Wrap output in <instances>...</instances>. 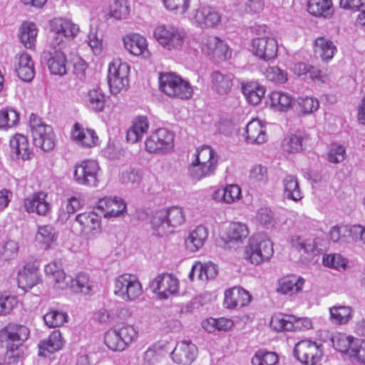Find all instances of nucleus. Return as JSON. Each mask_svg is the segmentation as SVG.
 <instances>
[{"mask_svg": "<svg viewBox=\"0 0 365 365\" xmlns=\"http://www.w3.org/2000/svg\"><path fill=\"white\" fill-rule=\"evenodd\" d=\"M214 200L227 204L233 203L241 197V188L235 184L219 187L212 195Z\"/></svg>", "mask_w": 365, "mask_h": 365, "instance_id": "obj_34", "label": "nucleus"}, {"mask_svg": "<svg viewBox=\"0 0 365 365\" xmlns=\"http://www.w3.org/2000/svg\"><path fill=\"white\" fill-rule=\"evenodd\" d=\"M52 37L51 44L53 48H63L67 43L72 41L79 32V26L71 20L65 18H56L51 21Z\"/></svg>", "mask_w": 365, "mask_h": 365, "instance_id": "obj_6", "label": "nucleus"}, {"mask_svg": "<svg viewBox=\"0 0 365 365\" xmlns=\"http://www.w3.org/2000/svg\"><path fill=\"white\" fill-rule=\"evenodd\" d=\"M245 139L250 144H262L267 140L266 127L259 119H252L247 123L245 128Z\"/></svg>", "mask_w": 365, "mask_h": 365, "instance_id": "obj_28", "label": "nucleus"}, {"mask_svg": "<svg viewBox=\"0 0 365 365\" xmlns=\"http://www.w3.org/2000/svg\"><path fill=\"white\" fill-rule=\"evenodd\" d=\"M86 239H93L101 232V218L96 212H84L76 216L73 225Z\"/></svg>", "mask_w": 365, "mask_h": 365, "instance_id": "obj_11", "label": "nucleus"}, {"mask_svg": "<svg viewBox=\"0 0 365 365\" xmlns=\"http://www.w3.org/2000/svg\"><path fill=\"white\" fill-rule=\"evenodd\" d=\"M64 341L59 330L53 331L47 339L41 340L38 344V355L46 357L50 354L61 350Z\"/></svg>", "mask_w": 365, "mask_h": 365, "instance_id": "obj_31", "label": "nucleus"}, {"mask_svg": "<svg viewBox=\"0 0 365 365\" xmlns=\"http://www.w3.org/2000/svg\"><path fill=\"white\" fill-rule=\"evenodd\" d=\"M96 209L106 218L115 217L126 211V204L121 198L106 197L98 201Z\"/></svg>", "mask_w": 365, "mask_h": 365, "instance_id": "obj_22", "label": "nucleus"}, {"mask_svg": "<svg viewBox=\"0 0 365 365\" xmlns=\"http://www.w3.org/2000/svg\"><path fill=\"white\" fill-rule=\"evenodd\" d=\"M202 51L207 56L219 61H226L232 55L228 45L217 36H208L204 39Z\"/></svg>", "mask_w": 365, "mask_h": 365, "instance_id": "obj_18", "label": "nucleus"}, {"mask_svg": "<svg viewBox=\"0 0 365 365\" xmlns=\"http://www.w3.org/2000/svg\"><path fill=\"white\" fill-rule=\"evenodd\" d=\"M104 343L113 351H123L127 349L116 328L110 329L105 333Z\"/></svg>", "mask_w": 365, "mask_h": 365, "instance_id": "obj_53", "label": "nucleus"}, {"mask_svg": "<svg viewBox=\"0 0 365 365\" xmlns=\"http://www.w3.org/2000/svg\"><path fill=\"white\" fill-rule=\"evenodd\" d=\"M130 14V7L125 0H116L110 6L109 15L117 19H126Z\"/></svg>", "mask_w": 365, "mask_h": 365, "instance_id": "obj_59", "label": "nucleus"}, {"mask_svg": "<svg viewBox=\"0 0 365 365\" xmlns=\"http://www.w3.org/2000/svg\"><path fill=\"white\" fill-rule=\"evenodd\" d=\"M248 235L247 225L239 222H232L226 231V237L230 242H242Z\"/></svg>", "mask_w": 365, "mask_h": 365, "instance_id": "obj_52", "label": "nucleus"}, {"mask_svg": "<svg viewBox=\"0 0 365 365\" xmlns=\"http://www.w3.org/2000/svg\"><path fill=\"white\" fill-rule=\"evenodd\" d=\"M125 48L133 56H141L148 58L150 52L148 48L147 39L142 35L136 33L129 34L123 38Z\"/></svg>", "mask_w": 365, "mask_h": 365, "instance_id": "obj_23", "label": "nucleus"}, {"mask_svg": "<svg viewBox=\"0 0 365 365\" xmlns=\"http://www.w3.org/2000/svg\"><path fill=\"white\" fill-rule=\"evenodd\" d=\"M19 121V113L12 108L0 110V129L8 130L16 126Z\"/></svg>", "mask_w": 365, "mask_h": 365, "instance_id": "obj_55", "label": "nucleus"}, {"mask_svg": "<svg viewBox=\"0 0 365 365\" xmlns=\"http://www.w3.org/2000/svg\"><path fill=\"white\" fill-rule=\"evenodd\" d=\"M294 355L306 365H316L323 355L322 344L311 340H302L295 344Z\"/></svg>", "mask_w": 365, "mask_h": 365, "instance_id": "obj_13", "label": "nucleus"}, {"mask_svg": "<svg viewBox=\"0 0 365 365\" xmlns=\"http://www.w3.org/2000/svg\"><path fill=\"white\" fill-rule=\"evenodd\" d=\"M308 12L316 17L329 18L333 14L331 0H309Z\"/></svg>", "mask_w": 365, "mask_h": 365, "instance_id": "obj_43", "label": "nucleus"}, {"mask_svg": "<svg viewBox=\"0 0 365 365\" xmlns=\"http://www.w3.org/2000/svg\"><path fill=\"white\" fill-rule=\"evenodd\" d=\"M278 51V43L272 36H262L252 40V52L259 59L265 61L276 58Z\"/></svg>", "mask_w": 365, "mask_h": 365, "instance_id": "obj_17", "label": "nucleus"}, {"mask_svg": "<svg viewBox=\"0 0 365 365\" xmlns=\"http://www.w3.org/2000/svg\"><path fill=\"white\" fill-rule=\"evenodd\" d=\"M305 280L302 277L289 275L278 280L277 291L283 294H294L302 289Z\"/></svg>", "mask_w": 365, "mask_h": 365, "instance_id": "obj_36", "label": "nucleus"}, {"mask_svg": "<svg viewBox=\"0 0 365 365\" xmlns=\"http://www.w3.org/2000/svg\"><path fill=\"white\" fill-rule=\"evenodd\" d=\"M113 292L124 301H133L142 294L143 288L135 275L125 273L115 278Z\"/></svg>", "mask_w": 365, "mask_h": 365, "instance_id": "obj_10", "label": "nucleus"}, {"mask_svg": "<svg viewBox=\"0 0 365 365\" xmlns=\"http://www.w3.org/2000/svg\"><path fill=\"white\" fill-rule=\"evenodd\" d=\"M24 350L22 345L7 344L5 359L9 364H16L22 359Z\"/></svg>", "mask_w": 365, "mask_h": 365, "instance_id": "obj_64", "label": "nucleus"}, {"mask_svg": "<svg viewBox=\"0 0 365 365\" xmlns=\"http://www.w3.org/2000/svg\"><path fill=\"white\" fill-rule=\"evenodd\" d=\"M67 280L68 287L74 292L88 294L91 290V282L86 273L80 272L74 279H67Z\"/></svg>", "mask_w": 365, "mask_h": 365, "instance_id": "obj_51", "label": "nucleus"}, {"mask_svg": "<svg viewBox=\"0 0 365 365\" xmlns=\"http://www.w3.org/2000/svg\"><path fill=\"white\" fill-rule=\"evenodd\" d=\"M297 105L301 113L304 115L312 114L319 107L318 99L314 96H302L297 99Z\"/></svg>", "mask_w": 365, "mask_h": 365, "instance_id": "obj_58", "label": "nucleus"}, {"mask_svg": "<svg viewBox=\"0 0 365 365\" xmlns=\"http://www.w3.org/2000/svg\"><path fill=\"white\" fill-rule=\"evenodd\" d=\"M274 252L271 240L263 234L252 237L245 249V258L253 264L269 260Z\"/></svg>", "mask_w": 365, "mask_h": 365, "instance_id": "obj_8", "label": "nucleus"}, {"mask_svg": "<svg viewBox=\"0 0 365 365\" xmlns=\"http://www.w3.org/2000/svg\"><path fill=\"white\" fill-rule=\"evenodd\" d=\"M314 50L323 61H329L336 51V47L334 43L324 37H318L314 41Z\"/></svg>", "mask_w": 365, "mask_h": 365, "instance_id": "obj_48", "label": "nucleus"}, {"mask_svg": "<svg viewBox=\"0 0 365 365\" xmlns=\"http://www.w3.org/2000/svg\"><path fill=\"white\" fill-rule=\"evenodd\" d=\"M174 135L162 128L153 132L145 140V148L150 153H165L173 148Z\"/></svg>", "mask_w": 365, "mask_h": 365, "instance_id": "obj_12", "label": "nucleus"}, {"mask_svg": "<svg viewBox=\"0 0 365 365\" xmlns=\"http://www.w3.org/2000/svg\"><path fill=\"white\" fill-rule=\"evenodd\" d=\"M58 47L53 52L49 53L47 65L50 72L53 75L63 76L66 73V57L65 53Z\"/></svg>", "mask_w": 365, "mask_h": 365, "instance_id": "obj_40", "label": "nucleus"}, {"mask_svg": "<svg viewBox=\"0 0 365 365\" xmlns=\"http://www.w3.org/2000/svg\"><path fill=\"white\" fill-rule=\"evenodd\" d=\"M149 128V123L145 116H138L132 121L126 133L127 141L135 143L139 141Z\"/></svg>", "mask_w": 365, "mask_h": 365, "instance_id": "obj_38", "label": "nucleus"}, {"mask_svg": "<svg viewBox=\"0 0 365 365\" xmlns=\"http://www.w3.org/2000/svg\"><path fill=\"white\" fill-rule=\"evenodd\" d=\"M17 304L16 297L7 292H0V316L9 314Z\"/></svg>", "mask_w": 365, "mask_h": 365, "instance_id": "obj_63", "label": "nucleus"}, {"mask_svg": "<svg viewBox=\"0 0 365 365\" xmlns=\"http://www.w3.org/2000/svg\"><path fill=\"white\" fill-rule=\"evenodd\" d=\"M270 325L277 331H304L312 328V322L307 317L297 318L293 315L276 314L272 317Z\"/></svg>", "mask_w": 365, "mask_h": 365, "instance_id": "obj_14", "label": "nucleus"}, {"mask_svg": "<svg viewBox=\"0 0 365 365\" xmlns=\"http://www.w3.org/2000/svg\"><path fill=\"white\" fill-rule=\"evenodd\" d=\"M303 138L301 135H291L286 137L282 142V148L288 153H296L303 149Z\"/></svg>", "mask_w": 365, "mask_h": 365, "instance_id": "obj_62", "label": "nucleus"}, {"mask_svg": "<svg viewBox=\"0 0 365 365\" xmlns=\"http://www.w3.org/2000/svg\"><path fill=\"white\" fill-rule=\"evenodd\" d=\"M356 340L359 339L341 332L334 333L331 337V343L335 349L342 353H346L349 355Z\"/></svg>", "mask_w": 365, "mask_h": 365, "instance_id": "obj_49", "label": "nucleus"}, {"mask_svg": "<svg viewBox=\"0 0 365 365\" xmlns=\"http://www.w3.org/2000/svg\"><path fill=\"white\" fill-rule=\"evenodd\" d=\"M38 34L37 26L32 22H24L19 29V39L26 48L35 46Z\"/></svg>", "mask_w": 365, "mask_h": 365, "instance_id": "obj_47", "label": "nucleus"}, {"mask_svg": "<svg viewBox=\"0 0 365 365\" xmlns=\"http://www.w3.org/2000/svg\"><path fill=\"white\" fill-rule=\"evenodd\" d=\"M283 197L284 199L299 202L303 197L299 187L298 179L295 175H287L282 180Z\"/></svg>", "mask_w": 365, "mask_h": 365, "instance_id": "obj_39", "label": "nucleus"}, {"mask_svg": "<svg viewBox=\"0 0 365 365\" xmlns=\"http://www.w3.org/2000/svg\"><path fill=\"white\" fill-rule=\"evenodd\" d=\"M251 301V295L240 287H232L225 291L224 305L227 309L247 306Z\"/></svg>", "mask_w": 365, "mask_h": 365, "instance_id": "obj_30", "label": "nucleus"}, {"mask_svg": "<svg viewBox=\"0 0 365 365\" xmlns=\"http://www.w3.org/2000/svg\"><path fill=\"white\" fill-rule=\"evenodd\" d=\"M153 36L159 45L168 51H183L189 43L187 32L172 24L157 25L153 30Z\"/></svg>", "mask_w": 365, "mask_h": 365, "instance_id": "obj_1", "label": "nucleus"}, {"mask_svg": "<svg viewBox=\"0 0 365 365\" xmlns=\"http://www.w3.org/2000/svg\"><path fill=\"white\" fill-rule=\"evenodd\" d=\"M116 329L127 348L137 341L139 334L137 327L126 323L120 327H116Z\"/></svg>", "mask_w": 365, "mask_h": 365, "instance_id": "obj_57", "label": "nucleus"}, {"mask_svg": "<svg viewBox=\"0 0 365 365\" xmlns=\"http://www.w3.org/2000/svg\"><path fill=\"white\" fill-rule=\"evenodd\" d=\"M30 335L29 329L22 324L10 323L0 330V341L2 343L23 345Z\"/></svg>", "mask_w": 365, "mask_h": 365, "instance_id": "obj_20", "label": "nucleus"}, {"mask_svg": "<svg viewBox=\"0 0 365 365\" xmlns=\"http://www.w3.org/2000/svg\"><path fill=\"white\" fill-rule=\"evenodd\" d=\"M217 274L216 265L212 262L201 263L196 262L192 265V269L189 274V278L193 281L195 276L200 280H207L214 278Z\"/></svg>", "mask_w": 365, "mask_h": 365, "instance_id": "obj_42", "label": "nucleus"}, {"mask_svg": "<svg viewBox=\"0 0 365 365\" xmlns=\"http://www.w3.org/2000/svg\"><path fill=\"white\" fill-rule=\"evenodd\" d=\"M119 180L123 184L135 187L139 185L141 177L137 170L128 168L122 170L119 175Z\"/></svg>", "mask_w": 365, "mask_h": 365, "instance_id": "obj_61", "label": "nucleus"}, {"mask_svg": "<svg viewBox=\"0 0 365 365\" xmlns=\"http://www.w3.org/2000/svg\"><path fill=\"white\" fill-rule=\"evenodd\" d=\"M71 140L78 146L90 148L97 145L98 137L96 131L83 125L76 123L71 132Z\"/></svg>", "mask_w": 365, "mask_h": 365, "instance_id": "obj_21", "label": "nucleus"}, {"mask_svg": "<svg viewBox=\"0 0 365 365\" xmlns=\"http://www.w3.org/2000/svg\"><path fill=\"white\" fill-rule=\"evenodd\" d=\"M84 105L91 110L102 112L106 106V96L99 88L90 89L83 98Z\"/></svg>", "mask_w": 365, "mask_h": 365, "instance_id": "obj_37", "label": "nucleus"}, {"mask_svg": "<svg viewBox=\"0 0 365 365\" xmlns=\"http://www.w3.org/2000/svg\"><path fill=\"white\" fill-rule=\"evenodd\" d=\"M11 155L16 159L29 160L33 155L32 148L30 146L26 136L16 133L10 140Z\"/></svg>", "mask_w": 365, "mask_h": 365, "instance_id": "obj_29", "label": "nucleus"}, {"mask_svg": "<svg viewBox=\"0 0 365 365\" xmlns=\"http://www.w3.org/2000/svg\"><path fill=\"white\" fill-rule=\"evenodd\" d=\"M101 175V169L96 160H83L76 163L73 167V180L79 185L97 187Z\"/></svg>", "mask_w": 365, "mask_h": 365, "instance_id": "obj_5", "label": "nucleus"}, {"mask_svg": "<svg viewBox=\"0 0 365 365\" xmlns=\"http://www.w3.org/2000/svg\"><path fill=\"white\" fill-rule=\"evenodd\" d=\"M278 362L279 357L275 352L264 349L256 351L251 359L252 365H277Z\"/></svg>", "mask_w": 365, "mask_h": 365, "instance_id": "obj_56", "label": "nucleus"}, {"mask_svg": "<svg viewBox=\"0 0 365 365\" xmlns=\"http://www.w3.org/2000/svg\"><path fill=\"white\" fill-rule=\"evenodd\" d=\"M58 234L55 228L51 225H38L35 234V242L45 250L51 248L52 244L56 242Z\"/></svg>", "mask_w": 365, "mask_h": 365, "instance_id": "obj_35", "label": "nucleus"}, {"mask_svg": "<svg viewBox=\"0 0 365 365\" xmlns=\"http://www.w3.org/2000/svg\"><path fill=\"white\" fill-rule=\"evenodd\" d=\"M195 160L188 167V175L194 180H200L214 175L218 163L215 151L208 145L197 148Z\"/></svg>", "mask_w": 365, "mask_h": 365, "instance_id": "obj_2", "label": "nucleus"}, {"mask_svg": "<svg viewBox=\"0 0 365 365\" xmlns=\"http://www.w3.org/2000/svg\"><path fill=\"white\" fill-rule=\"evenodd\" d=\"M293 98L286 92L274 91L269 94L267 104L274 110L286 112L292 108Z\"/></svg>", "mask_w": 365, "mask_h": 365, "instance_id": "obj_33", "label": "nucleus"}, {"mask_svg": "<svg viewBox=\"0 0 365 365\" xmlns=\"http://www.w3.org/2000/svg\"><path fill=\"white\" fill-rule=\"evenodd\" d=\"M129 65L121 59H113L108 68V82L112 94L116 95L129 87Z\"/></svg>", "mask_w": 365, "mask_h": 365, "instance_id": "obj_9", "label": "nucleus"}, {"mask_svg": "<svg viewBox=\"0 0 365 365\" xmlns=\"http://www.w3.org/2000/svg\"><path fill=\"white\" fill-rule=\"evenodd\" d=\"M234 326V322L231 319L220 318H207L202 322V327L209 333L216 331H227Z\"/></svg>", "mask_w": 365, "mask_h": 365, "instance_id": "obj_46", "label": "nucleus"}, {"mask_svg": "<svg viewBox=\"0 0 365 365\" xmlns=\"http://www.w3.org/2000/svg\"><path fill=\"white\" fill-rule=\"evenodd\" d=\"M211 83L213 89L220 95L227 94L232 86V76L215 71L211 74Z\"/></svg>", "mask_w": 365, "mask_h": 365, "instance_id": "obj_44", "label": "nucleus"}, {"mask_svg": "<svg viewBox=\"0 0 365 365\" xmlns=\"http://www.w3.org/2000/svg\"><path fill=\"white\" fill-rule=\"evenodd\" d=\"M29 126L34 145L43 151H50L55 146V135L51 125L46 124L35 114L29 118Z\"/></svg>", "mask_w": 365, "mask_h": 365, "instance_id": "obj_7", "label": "nucleus"}, {"mask_svg": "<svg viewBox=\"0 0 365 365\" xmlns=\"http://www.w3.org/2000/svg\"><path fill=\"white\" fill-rule=\"evenodd\" d=\"M14 68L18 77L23 81L30 82L35 76L34 62L26 52L16 55Z\"/></svg>", "mask_w": 365, "mask_h": 365, "instance_id": "obj_24", "label": "nucleus"}, {"mask_svg": "<svg viewBox=\"0 0 365 365\" xmlns=\"http://www.w3.org/2000/svg\"><path fill=\"white\" fill-rule=\"evenodd\" d=\"M159 81L160 89L170 97L187 100L193 95L190 83L174 73H161Z\"/></svg>", "mask_w": 365, "mask_h": 365, "instance_id": "obj_4", "label": "nucleus"}, {"mask_svg": "<svg viewBox=\"0 0 365 365\" xmlns=\"http://www.w3.org/2000/svg\"><path fill=\"white\" fill-rule=\"evenodd\" d=\"M40 280L38 267L34 263H26L19 271L17 277L18 286L24 290L31 289L39 283Z\"/></svg>", "mask_w": 365, "mask_h": 365, "instance_id": "obj_26", "label": "nucleus"}, {"mask_svg": "<svg viewBox=\"0 0 365 365\" xmlns=\"http://www.w3.org/2000/svg\"><path fill=\"white\" fill-rule=\"evenodd\" d=\"M331 321L336 324L348 323L353 316V310L349 306H333L329 308Z\"/></svg>", "mask_w": 365, "mask_h": 365, "instance_id": "obj_50", "label": "nucleus"}, {"mask_svg": "<svg viewBox=\"0 0 365 365\" xmlns=\"http://www.w3.org/2000/svg\"><path fill=\"white\" fill-rule=\"evenodd\" d=\"M185 217L182 208L173 206L168 210L156 211L151 219V225L156 234L163 236L171 232L170 227H175L184 223Z\"/></svg>", "mask_w": 365, "mask_h": 365, "instance_id": "obj_3", "label": "nucleus"}, {"mask_svg": "<svg viewBox=\"0 0 365 365\" xmlns=\"http://www.w3.org/2000/svg\"><path fill=\"white\" fill-rule=\"evenodd\" d=\"M67 313L54 309H50L43 316L45 324L50 328L58 327L67 322Z\"/></svg>", "mask_w": 365, "mask_h": 365, "instance_id": "obj_54", "label": "nucleus"}, {"mask_svg": "<svg viewBox=\"0 0 365 365\" xmlns=\"http://www.w3.org/2000/svg\"><path fill=\"white\" fill-rule=\"evenodd\" d=\"M208 237V230L204 225H198L190 230L185 238V246L188 250L195 252L202 248Z\"/></svg>", "mask_w": 365, "mask_h": 365, "instance_id": "obj_32", "label": "nucleus"}, {"mask_svg": "<svg viewBox=\"0 0 365 365\" xmlns=\"http://www.w3.org/2000/svg\"><path fill=\"white\" fill-rule=\"evenodd\" d=\"M48 195L45 192H36L24 200V210L29 213H36L40 216H46L51 210V204L47 201Z\"/></svg>", "mask_w": 365, "mask_h": 365, "instance_id": "obj_19", "label": "nucleus"}, {"mask_svg": "<svg viewBox=\"0 0 365 365\" xmlns=\"http://www.w3.org/2000/svg\"><path fill=\"white\" fill-rule=\"evenodd\" d=\"M192 25L201 29L213 28L220 22V14L208 6H200L188 16Z\"/></svg>", "mask_w": 365, "mask_h": 365, "instance_id": "obj_16", "label": "nucleus"}, {"mask_svg": "<svg viewBox=\"0 0 365 365\" xmlns=\"http://www.w3.org/2000/svg\"><path fill=\"white\" fill-rule=\"evenodd\" d=\"M150 287L160 299H166L178 293L179 281L173 274L164 273L156 276Z\"/></svg>", "mask_w": 365, "mask_h": 365, "instance_id": "obj_15", "label": "nucleus"}, {"mask_svg": "<svg viewBox=\"0 0 365 365\" xmlns=\"http://www.w3.org/2000/svg\"><path fill=\"white\" fill-rule=\"evenodd\" d=\"M197 354V346L190 341H182L177 344L172 351V359L178 364L190 365Z\"/></svg>", "mask_w": 365, "mask_h": 365, "instance_id": "obj_25", "label": "nucleus"}, {"mask_svg": "<svg viewBox=\"0 0 365 365\" xmlns=\"http://www.w3.org/2000/svg\"><path fill=\"white\" fill-rule=\"evenodd\" d=\"M93 318L99 324L110 325L118 320L119 309L111 304L104 306L94 313Z\"/></svg>", "mask_w": 365, "mask_h": 365, "instance_id": "obj_45", "label": "nucleus"}, {"mask_svg": "<svg viewBox=\"0 0 365 365\" xmlns=\"http://www.w3.org/2000/svg\"><path fill=\"white\" fill-rule=\"evenodd\" d=\"M46 276L53 283L56 289L64 290L68 287L66 274L60 262L53 261L44 267Z\"/></svg>", "mask_w": 365, "mask_h": 365, "instance_id": "obj_27", "label": "nucleus"}, {"mask_svg": "<svg viewBox=\"0 0 365 365\" xmlns=\"http://www.w3.org/2000/svg\"><path fill=\"white\" fill-rule=\"evenodd\" d=\"M323 264L338 271L346 269L348 261L339 254L325 255L322 259Z\"/></svg>", "mask_w": 365, "mask_h": 365, "instance_id": "obj_60", "label": "nucleus"}, {"mask_svg": "<svg viewBox=\"0 0 365 365\" xmlns=\"http://www.w3.org/2000/svg\"><path fill=\"white\" fill-rule=\"evenodd\" d=\"M242 93L247 101L252 105L260 103L265 93V88L256 81H249L242 85Z\"/></svg>", "mask_w": 365, "mask_h": 365, "instance_id": "obj_41", "label": "nucleus"}]
</instances>
